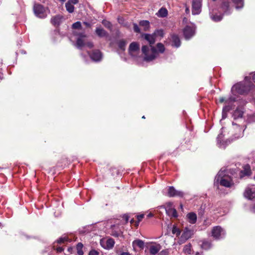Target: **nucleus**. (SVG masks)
I'll return each instance as SVG.
<instances>
[{"label":"nucleus","mask_w":255,"mask_h":255,"mask_svg":"<svg viewBox=\"0 0 255 255\" xmlns=\"http://www.w3.org/2000/svg\"><path fill=\"white\" fill-rule=\"evenodd\" d=\"M141 36L150 45L149 47L147 45L142 46L141 51L144 55V60L146 62L151 61L156 58L157 50L156 47L152 45L155 42V37L153 33H142Z\"/></svg>","instance_id":"nucleus-1"},{"label":"nucleus","mask_w":255,"mask_h":255,"mask_svg":"<svg viewBox=\"0 0 255 255\" xmlns=\"http://www.w3.org/2000/svg\"><path fill=\"white\" fill-rule=\"evenodd\" d=\"M252 85V84L250 83H239L232 87L231 91L234 95L237 94L243 95L247 93L251 90Z\"/></svg>","instance_id":"nucleus-2"},{"label":"nucleus","mask_w":255,"mask_h":255,"mask_svg":"<svg viewBox=\"0 0 255 255\" xmlns=\"http://www.w3.org/2000/svg\"><path fill=\"white\" fill-rule=\"evenodd\" d=\"M217 182H219L221 185L226 187H231L234 183L231 177L229 176H222V173L219 172L216 177Z\"/></svg>","instance_id":"nucleus-3"},{"label":"nucleus","mask_w":255,"mask_h":255,"mask_svg":"<svg viewBox=\"0 0 255 255\" xmlns=\"http://www.w3.org/2000/svg\"><path fill=\"white\" fill-rule=\"evenodd\" d=\"M33 11L35 15L39 18H43L47 16L45 8L40 4L35 3L33 6Z\"/></svg>","instance_id":"nucleus-4"},{"label":"nucleus","mask_w":255,"mask_h":255,"mask_svg":"<svg viewBox=\"0 0 255 255\" xmlns=\"http://www.w3.org/2000/svg\"><path fill=\"white\" fill-rule=\"evenodd\" d=\"M201 0H192V14L194 15L199 14L201 11Z\"/></svg>","instance_id":"nucleus-5"},{"label":"nucleus","mask_w":255,"mask_h":255,"mask_svg":"<svg viewBox=\"0 0 255 255\" xmlns=\"http://www.w3.org/2000/svg\"><path fill=\"white\" fill-rule=\"evenodd\" d=\"M184 194L182 191L176 190L175 188L173 186H170L168 188L167 196L170 197H182L184 196Z\"/></svg>","instance_id":"nucleus-6"},{"label":"nucleus","mask_w":255,"mask_h":255,"mask_svg":"<svg viewBox=\"0 0 255 255\" xmlns=\"http://www.w3.org/2000/svg\"><path fill=\"white\" fill-rule=\"evenodd\" d=\"M220 8L224 14L229 15L232 12V8L229 1L225 0L221 4Z\"/></svg>","instance_id":"nucleus-7"},{"label":"nucleus","mask_w":255,"mask_h":255,"mask_svg":"<svg viewBox=\"0 0 255 255\" xmlns=\"http://www.w3.org/2000/svg\"><path fill=\"white\" fill-rule=\"evenodd\" d=\"M224 235V230L220 226L214 227L212 230V235L215 239H219Z\"/></svg>","instance_id":"nucleus-8"},{"label":"nucleus","mask_w":255,"mask_h":255,"mask_svg":"<svg viewBox=\"0 0 255 255\" xmlns=\"http://www.w3.org/2000/svg\"><path fill=\"white\" fill-rule=\"evenodd\" d=\"M194 231L192 229H189L188 228L186 227L184 229L183 233L181 236V240L185 241L191 238L193 235Z\"/></svg>","instance_id":"nucleus-9"},{"label":"nucleus","mask_w":255,"mask_h":255,"mask_svg":"<svg viewBox=\"0 0 255 255\" xmlns=\"http://www.w3.org/2000/svg\"><path fill=\"white\" fill-rule=\"evenodd\" d=\"M128 51L130 56H134V53L139 51V44L136 42H131L129 46Z\"/></svg>","instance_id":"nucleus-10"},{"label":"nucleus","mask_w":255,"mask_h":255,"mask_svg":"<svg viewBox=\"0 0 255 255\" xmlns=\"http://www.w3.org/2000/svg\"><path fill=\"white\" fill-rule=\"evenodd\" d=\"M243 169L240 171V177L241 178L245 176H250L252 174L251 167L249 164H247L243 167Z\"/></svg>","instance_id":"nucleus-11"},{"label":"nucleus","mask_w":255,"mask_h":255,"mask_svg":"<svg viewBox=\"0 0 255 255\" xmlns=\"http://www.w3.org/2000/svg\"><path fill=\"white\" fill-rule=\"evenodd\" d=\"M89 55L91 59L96 62L101 61L102 58V53L99 50H93Z\"/></svg>","instance_id":"nucleus-12"},{"label":"nucleus","mask_w":255,"mask_h":255,"mask_svg":"<svg viewBox=\"0 0 255 255\" xmlns=\"http://www.w3.org/2000/svg\"><path fill=\"white\" fill-rule=\"evenodd\" d=\"M195 33L194 29L189 26H186L183 30V34L187 39L190 38Z\"/></svg>","instance_id":"nucleus-13"},{"label":"nucleus","mask_w":255,"mask_h":255,"mask_svg":"<svg viewBox=\"0 0 255 255\" xmlns=\"http://www.w3.org/2000/svg\"><path fill=\"white\" fill-rule=\"evenodd\" d=\"M244 195L246 198L252 199L255 197V189L248 187L246 189Z\"/></svg>","instance_id":"nucleus-14"},{"label":"nucleus","mask_w":255,"mask_h":255,"mask_svg":"<svg viewBox=\"0 0 255 255\" xmlns=\"http://www.w3.org/2000/svg\"><path fill=\"white\" fill-rule=\"evenodd\" d=\"M171 40L172 41V46L177 48L179 47L181 45V41L179 36L175 34L170 35Z\"/></svg>","instance_id":"nucleus-15"},{"label":"nucleus","mask_w":255,"mask_h":255,"mask_svg":"<svg viewBox=\"0 0 255 255\" xmlns=\"http://www.w3.org/2000/svg\"><path fill=\"white\" fill-rule=\"evenodd\" d=\"M79 36L77 39L76 41V46L79 49H81L84 45H85V43L84 42V40L82 39L83 37H86V35L85 34L80 33L78 34Z\"/></svg>","instance_id":"nucleus-16"},{"label":"nucleus","mask_w":255,"mask_h":255,"mask_svg":"<svg viewBox=\"0 0 255 255\" xmlns=\"http://www.w3.org/2000/svg\"><path fill=\"white\" fill-rule=\"evenodd\" d=\"M95 32L100 37H107L108 36V33L104 29L101 27H97Z\"/></svg>","instance_id":"nucleus-17"},{"label":"nucleus","mask_w":255,"mask_h":255,"mask_svg":"<svg viewBox=\"0 0 255 255\" xmlns=\"http://www.w3.org/2000/svg\"><path fill=\"white\" fill-rule=\"evenodd\" d=\"M231 1L234 4L235 8L237 10L242 9L244 6V0H231Z\"/></svg>","instance_id":"nucleus-18"},{"label":"nucleus","mask_w":255,"mask_h":255,"mask_svg":"<svg viewBox=\"0 0 255 255\" xmlns=\"http://www.w3.org/2000/svg\"><path fill=\"white\" fill-rule=\"evenodd\" d=\"M188 222L192 224H195L197 221V215L193 212H190L187 215Z\"/></svg>","instance_id":"nucleus-19"},{"label":"nucleus","mask_w":255,"mask_h":255,"mask_svg":"<svg viewBox=\"0 0 255 255\" xmlns=\"http://www.w3.org/2000/svg\"><path fill=\"white\" fill-rule=\"evenodd\" d=\"M166 213L171 217L176 218L178 216L176 210L173 208H166Z\"/></svg>","instance_id":"nucleus-20"},{"label":"nucleus","mask_w":255,"mask_h":255,"mask_svg":"<svg viewBox=\"0 0 255 255\" xmlns=\"http://www.w3.org/2000/svg\"><path fill=\"white\" fill-rule=\"evenodd\" d=\"M201 242L202 244H201L200 246L202 249L208 250L211 248L212 244L210 242L206 240H203L201 241Z\"/></svg>","instance_id":"nucleus-21"},{"label":"nucleus","mask_w":255,"mask_h":255,"mask_svg":"<svg viewBox=\"0 0 255 255\" xmlns=\"http://www.w3.org/2000/svg\"><path fill=\"white\" fill-rule=\"evenodd\" d=\"M160 250V246L159 245L151 246L149 249V253L152 255H156Z\"/></svg>","instance_id":"nucleus-22"},{"label":"nucleus","mask_w":255,"mask_h":255,"mask_svg":"<svg viewBox=\"0 0 255 255\" xmlns=\"http://www.w3.org/2000/svg\"><path fill=\"white\" fill-rule=\"evenodd\" d=\"M62 18L59 15H56L51 18V22L54 26H58L61 23Z\"/></svg>","instance_id":"nucleus-23"},{"label":"nucleus","mask_w":255,"mask_h":255,"mask_svg":"<svg viewBox=\"0 0 255 255\" xmlns=\"http://www.w3.org/2000/svg\"><path fill=\"white\" fill-rule=\"evenodd\" d=\"M115 245V241L114 240L112 239H109L106 241V245L104 246V248L106 249H112Z\"/></svg>","instance_id":"nucleus-24"},{"label":"nucleus","mask_w":255,"mask_h":255,"mask_svg":"<svg viewBox=\"0 0 255 255\" xmlns=\"http://www.w3.org/2000/svg\"><path fill=\"white\" fill-rule=\"evenodd\" d=\"M127 42L125 39H120L117 41V44L119 48L122 51H125Z\"/></svg>","instance_id":"nucleus-25"},{"label":"nucleus","mask_w":255,"mask_h":255,"mask_svg":"<svg viewBox=\"0 0 255 255\" xmlns=\"http://www.w3.org/2000/svg\"><path fill=\"white\" fill-rule=\"evenodd\" d=\"M139 24L140 26L143 27V30L144 31H148L150 25H149V22L148 20H141Z\"/></svg>","instance_id":"nucleus-26"},{"label":"nucleus","mask_w":255,"mask_h":255,"mask_svg":"<svg viewBox=\"0 0 255 255\" xmlns=\"http://www.w3.org/2000/svg\"><path fill=\"white\" fill-rule=\"evenodd\" d=\"M168 11L164 7L161 8L156 13L158 17H164L167 15Z\"/></svg>","instance_id":"nucleus-27"},{"label":"nucleus","mask_w":255,"mask_h":255,"mask_svg":"<svg viewBox=\"0 0 255 255\" xmlns=\"http://www.w3.org/2000/svg\"><path fill=\"white\" fill-rule=\"evenodd\" d=\"M132 246L133 247H134L135 246H137L140 249H143L144 247V243L142 240H136L132 242Z\"/></svg>","instance_id":"nucleus-28"},{"label":"nucleus","mask_w":255,"mask_h":255,"mask_svg":"<svg viewBox=\"0 0 255 255\" xmlns=\"http://www.w3.org/2000/svg\"><path fill=\"white\" fill-rule=\"evenodd\" d=\"M156 50H157V54L156 57L157 56L158 53H163L165 51V47L164 45L161 43H158L156 44Z\"/></svg>","instance_id":"nucleus-29"},{"label":"nucleus","mask_w":255,"mask_h":255,"mask_svg":"<svg viewBox=\"0 0 255 255\" xmlns=\"http://www.w3.org/2000/svg\"><path fill=\"white\" fill-rule=\"evenodd\" d=\"M210 17L213 21L218 22L222 19L223 15H222V14L218 15L217 14H212L211 15Z\"/></svg>","instance_id":"nucleus-30"},{"label":"nucleus","mask_w":255,"mask_h":255,"mask_svg":"<svg viewBox=\"0 0 255 255\" xmlns=\"http://www.w3.org/2000/svg\"><path fill=\"white\" fill-rule=\"evenodd\" d=\"M65 7L66 10L69 12V13H72L74 11V6L73 4H71L70 2H66L65 4Z\"/></svg>","instance_id":"nucleus-31"},{"label":"nucleus","mask_w":255,"mask_h":255,"mask_svg":"<svg viewBox=\"0 0 255 255\" xmlns=\"http://www.w3.org/2000/svg\"><path fill=\"white\" fill-rule=\"evenodd\" d=\"M83 247V245L81 243H79L76 246V249L77 252V254L78 255H83L84 253L82 251V249Z\"/></svg>","instance_id":"nucleus-32"},{"label":"nucleus","mask_w":255,"mask_h":255,"mask_svg":"<svg viewBox=\"0 0 255 255\" xmlns=\"http://www.w3.org/2000/svg\"><path fill=\"white\" fill-rule=\"evenodd\" d=\"M235 98L233 97H230L229 99L225 100L223 97H220L219 99L220 103H222L225 102L226 104H228L229 102H234L235 101Z\"/></svg>","instance_id":"nucleus-33"},{"label":"nucleus","mask_w":255,"mask_h":255,"mask_svg":"<svg viewBox=\"0 0 255 255\" xmlns=\"http://www.w3.org/2000/svg\"><path fill=\"white\" fill-rule=\"evenodd\" d=\"M153 34H154L155 38L157 36L163 37L164 36V32L162 29H157L154 31Z\"/></svg>","instance_id":"nucleus-34"},{"label":"nucleus","mask_w":255,"mask_h":255,"mask_svg":"<svg viewBox=\"0 0 255 255\" xmlns=\"http://www.w3.org/2000/svg\"><path fill=\"white\" fill-rule=\"evenodd\" d=\"M183 252L187 254H191V245L190 244L184 246L183 248Z\"/></svg>","instance_id":"nucleus-35"},{"label":"nucleus","mask_w":255,"mask_h":255,"mask_svg":"<svg viewBox=\"0 0 255 255\" xmlns=\"http://www.w3.org/2000/svg\"><path fill=\"white\" fill-rule=\"evenodd\" d=\"M102 24L107 28L111 29L112 28V24L111 23L106 20H103L102 22Z\"/></svg>","instance_id":"nucleus-36"},{"label":"nucleus","mask_w":255,"mask_h":255,"mask_svg":"<svg viewBox=\"0 0 255 255\" xmlns=\"http://www.w3.org/2000/svg\"><path fill=\"white\" fill-rule=\"evenodd\" d=\"M72 27L73 29H81V23L80 21H77L72 24Z\"/></svg>","instance_id":"nucleus-37"},{"label":"nucleus","mask_w":255,"mask_h":255,"mask_svg":"<svg viewBox=\"0 0 255 255\" xmlns=\"http://www.w3.org/2000/svg\"><path fill=\"white\" fill-rule=\"evenodd\" d=\"M68 238L67 237H61L56 241V242L58 244H60L64 243L65 242L68 241Z\"/></svg>","instance_id":"nucleus-38"},{"label":"nucleus","mask_w":255,"mask_h":255,"mask_svg":"<svg viewBox=\"0 0 255 255\" xmlns=\"http://www.w3.org/2000/svg\"><path fill=\"white\" fill-rule=\"evenodd\" d=\"M133 29L135 32L140 33V29L139 28L138 25L136 23H134L133 24Z\"/></svg>","instance_id":"nucleus-39"},{"label":"nucleus","mask_w":255,"mask_h":255,"mask_svg":"<svg viewBox=\"0 0 255 255\" xmlns=\"http://www.w3.org/2000/svg\"><path fill=\"white\" fill-rule=\"evenodd\" d=\"M243 112L240 111H236L235 112V113L234 114V116L235 117V118H236L237 117L238 118H241L243 116Z\"/></svg>","instance_id":"nucleus-40"},{"label":"nucleus","mask_w":255,"mask_h":255,"mask_svg":"<svg viewBox=\"0 0 255 255\" xmlns=\"http://www.w3.org/2000/svg\"><path fill=\"white\" fill-rule=\"evenodd\" d=\"M122 234L121 232H118L116 231H113L111 235L115 237H118Z\"/></svg>","instance_id":"nucleus-41"},{"label":"nucleus","mask_w":255,"mask_h":255,"mask_svg":"<svg viewBox=\"0 0 255 255\" xmlns=\"http://www.w3.org/2000/svg\"><path fill=\"white\" fill-rule=\"evenodd\" d=\"M172 232L173 234H176L177 236H179L180 234V231L176 227H173Z\"/></svg>","instance_id":"nucleus-42"},{"label":"nucleus","mask_w":255,"mask_h":255,"mask_svg":"<svg viewBox=\"0 0 255 255\" xmlns=\"http://www.w3.org/2000/svg\"><path fill=\"white\" fill-rule=\"evenodd\" d=\"M230 109H231V108L229 106H226L223 108V118L224 117V113L229 111Z\"/></svg>","instance_id":"nucleus-43"},{"label":"nucleus","mask_w":255,"mask_h":255,"mask_svg":"<svg viewBox=\"0 0 255 255\" xmlns=\"http://www.w3.org/2000/svg\"><path fill=\"white\" fill-rule=\"evenodd\" d=\"M99 255V253L95 250H92L89 253V255Z\"/></svg>","instance_id":"nucleus-44"},{"label":"nucleus","mask_w":255,"mask_h":255,"mask_svg":"<svg viewBox=\"0 0 255 255\" xmlns=\"http://www.w3.org/2000/svg\"><path fill=\"white\" fill-rule=\"evenodd\" d=\"M54 250L56 251L57 253H61L64 250V248L59 247L54 249Z\"/></svg>","instance_id":"nucleus-45"},{"label":"nucleus","mask_w":255,"mask_h":255,"mask_svg":"<svg viewBox=\"0 0 255 255\" xmlns=\"http://www.w3.org/2000/svg\"><path fill=\"white\" fill-rule=\"evenodd\" d=\"M143 217H144L143 214H140L139 215H137V219L138 220V223H139L140 221H141L142 220V219L143 218Z\"/></svg>","instance_id":"nucleus-46"},{"label":"nucleus","mask_w":255,"mask_h":255,"mask_svg":"<svg viewBox=\"0 0 255 255\" xmlns=\"http://www.w3.org/2000/svg\"><path fill=\"white\" fill-rule=\"evenodd\" d=\"M168 252L166 250H163L160 252L157 255H168Z\"/></svg>","instance_id":"nucleus-47"},{"label":"nucleus","mask_w":255,"mask_h":255,"mask_svg":"<svg viewBox=\"0 0 255 255\" xmlns=\"http://www.w3.org/2000/svg\"><path fill=\"white\" fill-rule=\"evenodd\" d=\"M85 45L90 48H92L94 46L93 43L92 42H88L85 44Z\"/></svg>","instance_id":"nucleus-48"},{"label":"nucleus","mask_w":255,"mask_h":255,"mask_svg":"<svg viewBox=\"0 0 255 255\" xmlns=\"http://www.w3.org/2000/svg\"><path fill=\"white\" fill-rule=\"evenodd\" d=\"M79 2L78 0H69L68 2H70L71 4H75L78 3Z\"/></svg>","instance_id":"nucleus-49"},{"label":"nucleus","mask_w":255,"mask_h":255,"mask_svg":"<svg viewBox=\"0 0 255 255\" xmlns=\"http://www.w3.org/2000/svg\"><path fill=\"white\" fill-rule=\"evenodd\" d=\"M68 252L70 253V254H72L73 253V251L74 250V248L73 247H69L68 248Z\"/></svg>","instance_id":"nucleus-50"},{"label":"nucleus","mask_w":255,"mask_h":255,"mask_svg":"<svg viewBox=\"0 0 255 255\" xmlns=\"http://www.w3.org/2000/svg\"><path fill=\"white\" fill-rule=\"evenodd\" d=\"M83 24H84L85 25H86L87 27H91V24L90 23H89V22H86V21H84V22H83Z\"/></svg>","instance_id":"nucleus-51"},{"label":"nucleus","mask_w":255,"mask_h":255,"mask_svg":"<svg viewBox=\"0 0 255 255\" xmlns=\"http://www.w3.org/2000/svg\"><path fill=\"white\" fill-rule=\"evenodd\" d=\"M172 205H173L172 203L168 202L167 203V208H172Z\"/></svg>","instance_id":"nucleus-52"},{"label":"nucleus","mask_w":255,"mask_h":255,"mask_svg":"<svg viewBox=\"0 0 255 255\" xmlns=\"http://www.w3.org/2000/svg\"><path fill=\"white\" fill-rule=\"evenodd\" d=\"M124 219L126 220V223L128 221V216L127 215H125L123 217Z\"/></svg>","instance_id":"nucleus-53"},{"label":"nucleus","mask_w":255,"mask_h":255,"mask_svg":"<svg viewBox=\"0 0 255 255\" xmlns=\"http://www.w3.org/2000/svg\"><path fill=\"white\" fill-rule=\"evenodd\" d=\"M251 211L253 213H255V204L253 205V206L251 208Z\"/></svg>","instance_id":"nucleus-54"},{"label":"nucleus","mask_w":255,"mask_h":255,"mask_svg":"<svg viewBox=\"0 0 255 255\" xmlns=\"http://www.w3.org/2000/svg\"><path fill=\"white\" fill-rule=\"evenodd\" d=\"M220 138H221V135H218L217 137V141L218 143H221V141L220 140Z\"/></svg>","instance_id":"nucleus-55"},{"label":"nucleus","mask_w":255,"mask_h":255,"mask_svg":"<svg viewBox=\"0 0 255 255\" xmlns=\"http://www.w3.org/2000/svg\"><path fill=\"white\" fill-rule=\"evenodd\" d=\"M121 255H130L128 252H123L122 253H121Z\"/></svg>","instance_id":"nucleus-56"},{"label":"nucleus","mask_w":255,"mask_h":255,"mask_svg":"<svg viewBox=\"0 0 255 255\" xmlns=\"http://www.w3.org/2000/svg\"><path fill=\"white\" fill-rule=\"evenodd\" d=\"M189 11H190V10H189V7H186V9H185L186 13H188L189 12Z\"/></svg>","instance_id":"nucleus-57"},{"label":"nucleus","mask_w":255,"mask_h":255,"mask_svg":"<svg viewBox=\"0 0 255 255\" xmlns=\"http://www.w3.org/2000/svg\"><path fill=\"white\" fill-rule=\"evenodd\" d=\"M253 81L255 83V74L253 76Z\"/></svg>","instance_id":"nucleus-58"},{"label":"nucleus","mask_w":255,"mask_h":255,"mask_svg":"<svg viewBox=\"0 0 255 255\" xmlns=\"http://www.w3.org/2000/svg\"><path fill=\"white\" fill-rule=\"evenodd\" d=\"M195 255H203V254H202V253H200L199 252H197L196 253Z\"/></svg>","instance_id":"nucleus-59"},{"label":"nucleus","mask_w":255,"mask_h":255,"mask_svg":"<svg viewBox=\"0 0 255 255\" xmlns=\"http://www.w3.org/2000/svg\"><path fill=\"white\" fill-rule=\"evenodd\" d=\"M180 209H181V210H182V209H183V205H182V204H180Z\"/></svg>","instance_id":"nucleus-60"},{"label":"nucleus","mask_w":255,"mask_h":255,"mask_svg":"<svg viewBox=\"0 0 255 255\" xmlns=\"http://www.w3.org/2000/svg\"><path fill=\"white\" fill-rule=\"evenodd\" d=\"M148 216L149 217H152V214H149Z\"/></svg>","instance_id":"nucleus-61"},{"label":"nucleus","mask_w":255,"mask_h":255,"mask_svg":"<svg viewBox=\"0 0 255 255\" xmlns=\"http://www.w3.org/2000/svg\"><path fill=\"white\" fill-rule=\"evenodd\" d=\"M133 222V219H132L131 221H130V223H132Z\"/></svg>","instance_id":"nucleus-62"},{"label":"nucleus","mask_w":255,"mask_h":255,"mask_svg":"<svg viewBox=\"0 0 255 255\" xmlns=\"http://www.w3.org/2000/svg\"><path fill=\"white\" fill-rule=\"evenodd\" d=\"M142 119H145V117L143 116H142Z\"/></svg>","instance_id":"nucleus-63"},{"label":"nucleus","mask_w":255,"mask_h":255,"mask_svg":"<svg viewBox=\"0 0 255 255\" xmlns=\"http://www.w3.org/2000/svg\"><path fill=\"white\" fill-rule=\"evenodd\" d=\"M227 142H230V141H225L226 143H227Z\"/></svg>","instance_id":"nucleus-64"}]
</instances>
